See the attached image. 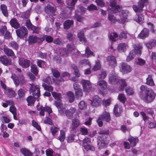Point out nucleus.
<instances>
[{
	"label": "nucleus",
	"instance_id": "obj_1",
	"mask_svg": "<svg viewBox=\"0 0 156 156\" xmlns=\"http://www.w3.org/2000/svg\"><path fill=\"white\" fill-rule=\"evenodd\" d=\"M110 5L111 8L108 9V12L111 13H117L120 11V19L118 18L117 16H114L113 15L108 14V19L111 23H114L117 21L119 23H123L127 21V18L129 14L128 11L122 10L119 6L116 4L115 0H112L111 1Z\"/></svg>",
	"mask_w": 156,
	"mask_h": 156
},
{
	"label": "nucleus",
	"instance_id": "obj_2",
	"mask_svg": "<svg viewBox=\"0 0 156 156\" xmlns=\"http://www.w3.org/2000/svg\"><path fill=\"white\" fill-rule=\"evenodd\" d=\"M109 82L113 85L118 84L119 86V89L120 91L122 90L126 87L127 84L124 79L120 80L119 77L117 76L114 71H112L109 76Z\"/></svg>",
	"mask_w": 156,
	"mask_h": 156
},
{
	"label": "nucleus",
	"instance_id": "obj_3",
	"mask_svg": "<svg viewBox=\"0 0 156 156\" xmlns=\"http://www.w3.org/2000/svg\"><path fill=\"white\" fill-rule=\"evenodd\" d=\"M140 95V98L145 102L149 103L154 101L156 94L152 89H150L144 92H141Z\"/></svg>",
	"mask_w": 156,
	"mask_h": 156
},
{
	"label": "nucleus",
	"instance_id": "obj_4",
	"mask_svg": "<svg viewBox=\"0 0 156 156\" xmlns=\"http://www.w3.org/2000/svg\"><path fill=\"white\" fill-rule=\"evenodd\" d=\"M133 47L134 49L129 52V55L127 57L126 61L129 62L132 60L137 55L138 56L141 54V49L142 46L140 44L135 45Z\"/></svg>",
	"mask_w": 156,
	"mask_h": 156
},
{
	"label": "nucleus",
	"instance_id": "obj_5",
	"mask_svg": "<svg viewBox=\"0 0 156 156\" xmlns=\"http://www.w3.org/2000/svg\"><path fill=\"white\" fill-rule=\"evenodd\" d=\"M40 104L38 103L36 106L37 110L39 112V114L41 116L44 115V111L48 113V116H54V114L52 113L51 108L49 107H43L42 106H40Z\"/></svg>",
	"mask_w": 156,
	"mask_h": 156
},
{
	"label": "nucleus",
	"instance_id": "obj_6",
	"mask_svg": "<svg viewBox=\"0 0 156 156\" xmlns=\"http://www.w3.org/2000/svg\"><path fill=\"white\" fill-rule=\"evenodd\" d=\"M11 78L16 86H18L19 85L22 86L25 82L24 78L22 75L18 76L15 74L12 75Z\"/></svg>",
	"mask_w": 156,
	"mask_h": 156
},
{
	"label": "nucleus",
	"instance_id": "obj_7",
	"mask_svg": "<svg viewBox=\"0 0 156 156\" xmlns=\"http://www.w3.org/2000/svg\"><path fill=\"white\" fill-rule=\"evenodd\" d=\"M106 140V137L105 135H101L98 137V145L99 149L104 148L107 147L108 144Z\"/></svg>",
	"mask_w": 156,
	"mask_h": 156
},
{
	"label": "nucleus",
	"instance_id": "obj_8",
	"mask_svg": "<svg viewBox=\"0 0 156 156\" xmlns=\"http://www.w3.org/2000/svg\"><path fill=\"white\" fill-rule=\"evenodd\" d=\"M44 40V37L41 36L40 37H38L32 35L29 36L28 41L30 44L35 43H41Z\"/></svg>",
	"mask_w": 156,
	"mask_h": 156
},
{
	"label": "nucleus",
	"instance_id": "obj_9",
	"mask_svg": "<svg viewBox=\"0 0 156 156\" xmlns=\"http://www.w3.org/2000/svg\"><path fill=\"white\" fill-rule=\"evenodd\" d=\"M147 3L148 0H140L139 2L138 6L133 5V9L135 12H141L142 11L144 5H146Z\"/></svg>",
	"mask_w": 156,
	"mask_h": 156
},
{
	"label": "nucleus",
	"instance_id": "obj_10",
	"mask_svg": "<svg viewBox=\"0 0 156 156\" xmlns=\"http://www.w3.org/2000/svg\"><path fill=\"white\" fill-rule=\"evenodd\" d=\"M81 82L84 92H89L92 90L91 84L89 81L83 79Z\"/></svg>",
	"mask_w": 156,
	"mask_h": 156
},
{
	"label": "nucleus",
	"instance_id": "obj_11",
	"mask_svg": "<svg viewBox=\"0 0 156 156\" xmlns=\"http://www.w3.org/2000/svg\"><path fill=\"white\" fill-rule=\"evenodd\" d=\"M1 85L2 87L5 90V93L9 97H15L16 96V94L15 92L11 89L9 87H7L6 85L4 84L2 81H1Z\"/></svg>",
	"mask_w": 156,
	"mask_h": 156
},
{
	"label": "nucleus",
	"instance_id": "obj_12",
	"mask_svg": "<svg viewBox=\"0 0 156 156\" xmlns=\"http://www.w3.org/2000/svg\"><path fill=\"white\" fill-rule=\"evenodd\" d=\"M52 3H48L47 6L45 8V12L48 15L52 16L55 15L54 13L55 11V8L53 6Z\"/></svg>",
	"mask_w": 156,
	"mask_h": 156
},
{
	"label": "nucleus",
	"instance_id": "obj_13",
	"mask_svg": "<svg viewBox=\"0 0 156 156\" xmlns=\"http://www.w3.org/2000/svg\"><path fill=\"white\" fill-rule=\"evenodd\" d=\"M28 33L27 29L24 27H22L16 30L17 35L20 38H23L27 35Z\"/></svg>",
	"mask_w": 156,
	"mask_h": 156
},
{
	"label": "nucleus",
	"instance_id": "obj_14",
	"mask_svg": "<svg viewBox=\"0 0 156 156\" xmlns=\"http://www.w3.org/2000/svg\"><path fill=\"white\" fill-rule=\"evenodd\" d=\"M150 34L149 29L147 28H144L137 36V38L144 39L148 37Z\"/></svg>",
	"mask_w": 156,
	"mask_h": 156
},
{
	"label": "nucleus",
	"instance_id": "obj_15",
	"mask_svg": "<svg viewBox=\"0 0 156 156\" xmlns=\"http://www.w3.org/2000/svg\"><path fill=\"white\" fill-rule=\"evenodd\" d=\"M120 68V71L124 74L128 73L132 70V68L129 66L124 63L121 64Z\"/></svg>",
	"mask_w": 156,
	"mask_h": 156
},
{
	"label": "nucleus",
	"instance_id": "obj_16",
	"mask_svg": "<svg viewBox=\"0 0 156 156\" xmlns=\"http://www.w3.org/2000/svg\"><path fill=\"white\" fill-rule=\"evenodd\" d=\"M31 87L30 89L33 93L34 96L38 98L40 96V89L38 86L35 85L34 84H30Z\"/></svg>",
	"mask_w": 156,
	"mask_h": 156
},
{
	"label": "nucleus",
	"instance_id": "obj_17",
	"mask_svg": "<svg viewBox=\"0 0 156 156\" xmlns=\"http://www.w3.org/2000/svg\"><path fill=\"white\" fill-rule=\"evenodd\" d=\"M90 104L93 106L97 107L99 106L100 104L101 99L98 96H94L92 101L90 100Z\"/></svg>",
	"mask_w": 156,
	"mask_h": 156
},
{
	"label": "nucleus",
	"instance_id": "obj_18",
	"mask_svg": "<svg viewBox=\"0 0 156 156\" xmlns=\"http://www.w3.org/2000/svg\"><path fill=\"white\" fill-rule=\"evenodd\" d=\"M19 64L23 68H27L30 65V61L24 58H20L19 59Z\"/></svg>",
	"mask_w": 156,
	"mask_h": 156
},
{
	"label": "nucleus",
	"instance_id": "obj_19",
	"mask_svg": "<svg viewBox=\"0 0 156 156\" xmlns=\"http://www.w3.org/2000/svg\"><path fill=\"white\" fill-rule=\"evenodd\" d=\"M107 59L109 65L112 67H114L116 65V61L115 58L114 56H109L107 57Z\"/></svg>",
	"mask_w": 156,
	"mask_h": 156
},
{
	"label": "nucleus",
	"instance_id": "obj_20",
	"mask_svg": "<svg viewBox=\"0 0 156 156\" xmlns=\"http://www.w3.org/2000/svg\"><path fill=\"white\" fill-rule=\"evenodd\" d=\"M26 25L29 29L33 30L34 33H37L39 31L38 28L36 27L33 26L31 23L30 20H27Z\"/></svg>",
	"mask_w": 156,
	"mask_h": 156
},
{
	"label": "nucleus",
	"instance_id": "obj_21",
	"mask_svg": "<svg viewBox=\"0 0 156 156\" xmlns=\"http://www.w3.org/2000/svg\"><path fill=\"white\" fill-rule=\"evenodd\" d=\"M128 140L129 141L131 146L133 147L136 146L139 141V139L137 137H134L131 136L128 138Z\"/></svg>",
	"mask_w": 156,
	"mask_h": 156
},
{
	"label": "nucleus",
	"instance_id": "obj_22",
	"mask_svg": "<svg viewBox=\"0 0 156 156\" xmlns=\"http://www.w3.org/2000/svg\"><path fill=\"white\" fill-rule=\"evenodd\" d=\"M0 62L4 65H10L12 63L11 60L7 58L5 56H2L0 57Z\"/></svg>",
	"mask_w": 156,
	"mask_h": 156
},
{
	"label": "nucleus",
	"instance_id": "obj_23",
	"mask_svg": "<svg viewBox=\"0 0 156 156\" xmlns=\"http://www.w3.org/2000/svg\"><path fill=\"white\" fill-rule=\"evenodd\" d=\"M128 48V45L125 43H121L119 44L117 46V50L120 52L125 51Z\"/></svg>",
	"mask_w": 156,
	"mask_h": 156
},
{
	"label": "nucleus",
	"instance_id": "obj_24",
	"mask_svg": "<svg viewBox=\"0 0 156 156\" xmlns=\"http://www.w3.org/2000/svg\"><path fill=\"white\" fill-rule=\"evenodd\" d=\"M55 106L58 108L59 111L60 112H63L65 110V108L63 104L60 101H55Z\"/></svg>",
	"mask_w": 156,
	"mask_h": 156
},
{
	"label": "nucleus",
	"instance_id": "obj_25",
	"mask_svg": "<svg viewBox=\"0 0 156 156\" xmlns=\"http://www.w3.org/2000/svg\"><path fill=\"white\" fill-rule=\"evenodd\" d=\"M97 84L99 86V88L100 90L101 91L104 90L107 87L106 82L103 80L98 81Z\"/></svg>",
	"mask_w": 156,
	"mask_h": 156
},
{
	"label": "nucleus",
	"instance_id": "obj_26",
	"mask_svg": "<svg viewBox=\"0 0 156 156\" xmlns=\"http://www.w3.org/2000/svg\"><path fill=\"white\" fill-rule=\"evenodd\" d=\"M20 151L25 156H32V153L26 148H22L20 150Z\"/></svg>",
	"mask_w": 156,
	"mask_h": 156
},
{
	"label": "nucleus",
	"instance_id": "obj_27",
	"mask_svg": "<svg viewBox=\"0 0 156 156\" xmlns=\"http://www.w3.org/2000/svg\"><path fill=\"white\" fill-rule=\"evenodd\" d=\"M144 15L139 14L135 17L134 20L139 24H142L144 22Z\"/></svg>",
	"mask_w": 156,
	"mask_h": 156
},
{
	"label": "nucleus",
	"instance_id": "obj_28",
	"mask_svg": "<svg viewBox=\"0 0 156 156\" xmlns=\"http://www.w3.org/2000/svg\"><path fill=\"white\" fill-rule=\"evenodd\" d=\"M80 124V122L78 119L75 118L73 119L72 121V128L73 130L76 129Z\"/></svg>",
	"mask_w": 156,
	"mask_h": 156
},
{
	"label": "nucleus",
	"instance_id": "obj_29",
	"mask_svg": "<svg viewBox=\"0 0 156 156\" xmlns=\"http://www.w3.org/2000/svg\"><path fill=\"white\" fill-rule=\"evenodd\" d=\"M77 1V0H66V3L69 8L73 9Z\"/></svg>",
	"mask_w": 156,
	"mask_h": 156
},
{
	"label": "nucleus",
	"instance_id": "obj_30",
	"mask_svg": "<svg viewBox=\"0 0 156 156\" xmlns=\"http://www.w3.org/2000/svg\"><path fill=\"white\" fill-rule=\"evenodd\" d=\"M122 111L121 108L116 104L115 105L114 108V113L115 116H120V112Z\"/></svg>",
	"mask_w": 156,
	"mask_h": 156
},
{
	"label": "nucleus",
	"instance_id": "obj_31",
	"mask_svg": "<svg viewBox=\"0 0 156 156\" xmlns=\"http://www.w3.org/2000/svg\"><path fill=\"white\" fill-rule=\"evenodd\" d=\"M52 77L51 78L50 76H48L47 77L44 79L43 81L44 83L47 84H50L52 82H55L57 84H58L59 83L56 81H55L54 79L52 78Z\"/></svg>",
	"mask_w": 156,
	"mask_h": 156
},
{
	"label": "nucleus",
	"instance_id": "obj_32",
	"mask_svg": "<svg viewBox=\"0 0 156 156\" xmlns=\"http://www.w3.org/2000/svg\"><path fill=\"white\" fill-rule=\"evenodd\" d=\"M156 41L154 40L149 42L145 43V45L148 49H151L153 47L156 45Z\"/></svg>",
	"mask_w": 156,
	"mask_h": 156
},
{
	"label": "nucleus",
	"instance_id": "obj_33",
	"mask_svg": "<svg viewBox=\"0 0 156 156\" xmlns=\"http://www.w3.org/2000/svg\"><path fill=\"white\" fill-rule=\"evenodd\" d=\"M10 23L11 26L15 29L19 27L20 24L17 20L15 19H12L10 21Z\"/></svg>",
	"mask_w": 156,
	"mask_h": 156
},
{
	"label": "nucleus",
	"instance_id": "obj_34",
	"mask_svg": "<svg viewBox=\"0 0 156 156\" xmlns=\"http://www.w3.org/2000/svg\"><path fill=\"white\" fill-rule=\"evenodd\" d=\"M84 31L83 30H80L78 33V37L80 41L85 42L86 41V39L84 36Z\"/></svg>",
	"mask_w": 156,
	"mask_h": 156
},
{
	"label": "nucleus",
	"instance_id": "obj_35",
	"mask_svg": "<svg viewBox=\"0 0 156 156\" xmlns=\"http://www.w3.org/2000/svg\"><path fill=\"white\" fill-rule=\"evenodd\" d=\"M146 83L151 86H153L154 85L153 80L152 78V76L151 75H148V77L147 78Z\"/></svg>",
	"mask_w": 156,
	"mask_h": 156
},
{
	"label": "nucleus",
	"instance_id": "obj_36",
	"mask_svg": "<svg viewBox=\"0 0 156 156\" xmlns=\"http://www.w3.org/2000/svg\"><path fill=\"white\" fill-rule=\"evenodd\" d=\"M0 8L3 15L5 16H7L8 14L6 6L4 4H2L0 6Z\"/></svg>",
	"mask_w": 156,
	"mask_h": 156
},
{
	"label": "nucleus",
	"instance_id": "obj_37",
	"mask_svg": "<svg viewBox=\"0 0 156 156\" xmlns=\"http://www.w3.org/2000/svg\"><path fill=\"white\" fill-rule=\"evenodd\" d=\"M65 136V133L63 130H61L60 131V134L59 136H58V140L61 142H63L64 141Z\"/></svg>",
	"mask_w": 156,
	"mask_h": 156
},
{
	"label": "nucleus",
	"instance_id": "obj_38",
	"mask_svg": "<svg viewBox=\"0 0 156 156\" xmlns=\"http://www.w3.org/2000/svg\"><path fill=\"white\" fill-rule=\"evenodd\" d=\"M4 51L5 53L8 56H12L14 55L13 52L11 49L7 48H4Z\"/></svg>",
	"mask_w": 156,
	"mask_h": 156
},
{
	"label": "nucleus",
	"instance_id": "obj_39",
	"mask_svg": "<svg viewBox=\"0 0 156 156\" xmlns=\"http://www.w3.org/2000/svg\"><path fill=\"white\" fill-rule=\"evenodd\" d=\"M73 20H67L64 23V28L66 29H69L71 25L73 24Z\"/></svg>",
	"mask_w": 156,
	"mask_h": 156
},
{
	"label": "nucleus",
	"instance_id": "obj_40",
	"mask_svg": "<svg viewBox=\"0 0 156 156\" xmlns=\"http://www.w3.org/2000/svg\"><path fill=\"white\" fill-rule=\"evenodd\" d=\"M71 67L74 70L75 75L76 77H79L80 76V74L77 67L75 64H72L71 65Z\"/></svg>",
	"mask_w": 156,
	"mask_h": 156
},
{
	"label": "nucleus",
	"instance_id": "obj_41",
	"mask_svg": "<svg viewBox=\"0 0 156 156\" xmlns=\"http://www.w3.org/2000/svg\"><path fill=\"white\" fill-rule=\"evenodd\" d=\"M68 51H71L73 52V53H76L75 54L76 55H79L80 53V52L78 51L77 50L75 49H74V47L73 46H72L71 45H68Z\"/></svg>",
	"mask_w": 156,
	"mask_h": 156
},
{
	"label": "nucleus",
	"instance_id": "obj_42",
	"mask_svg": "<svg viewBox=\"0 0 156 156\" xmlns=\"http://www.w3.org/2000/svg\"><path fill=\"white\" fill-rule=\"evenodd\" d=\"M31 71L35 75H37L38 72L37 67L35 65L32 64L31 66Z\"/></svg>",
	"mask_w": 156,
	"mask_h": 156
},
{
	"label": "nucleus",
	"instance_id": "obj_43",
	"mask_svg": "<svg viewBox=\"0 0 156 156\" xmlns=\"http://www.w3.org/2000/svg\"><path fill=\"white\" fill-rule=\"evenodd\" d=\"M51 94L54 98L57 100H60L62 98V95L60 93L53 91L51 92Z\"/></svg>",
	"mask_w": 156,
	"mask_h": 156
},
{
	"label": "nucleus",
	"instance_id": "obj_44",
	"mask_svg": "<svg viewBox=\"0 0 156 156\" xmlns=\"http://www.w3.org/2000/svg\"><path fill=\"white\" fill-rule=\"evenodd\" d=\"M35 99L32 96H29L27 98V101L28 103V105H33L35 101Z\"/></svg>",
	"mask_w": 156,
	"mask_h": 156
},
{
	"label": "nucleus",
	"instance_id": "obj_45",
	"mask_svg": "<svg viewBox=\"0 0 156 156\" xmlns=\"http://www.w3.org/2000/svg\"><path fill=\"white\" fill-rule=\"evenodd\" d=\"M87 65H88L89 67L90 68V62L87 60H82L79 63V66H85Z\"/></svg>",
	"mask_w": 156,
	"mask_h": 156
},
{
	"label": "nucleus",
	"instance_id": "obj_46",
	"mask_svg": "<svg viewBox=\"0 0 156 156\" xmlns=\"http://www.w3.org/2000/svg\"><path fill=\"white\" fill-rule=\"evenodd\" d=\"M118 99L120 101L124 103L126 100V98L125 96V95L123 94H119L118 97Z\"/></svg>",
	"mask_w": 156,
	"mask_h": 156
},
{
	"label": "nucleus",
	"instance_id": "obj_47",
	"mask_svg": "<svg viewBox=\"0 0 156 156\" xmlns=\"http://www.w3.org/2000/svg\"><path fill=\"white\" fill-rule=\"evenodd\" d=\"M25 90L21 88L20 89L17 91V94L20 98L24 97L25 95Z\"/></svg>",
	"mask_w": 156,
	"mask_h": 156
},
{
	"label": "nucleus",
	"instance_id": "obj_48",
	"mask_svg": "<svg viewBox=\"0 0 156 156\" xmlns=\"http://www.w3.org/2000/svg\"><path fill=\"white\" fill-rule=\"evenodd\" d=\"M67 96L69 98V102H73L74 100V94L71 91H69L67 93Z\"/></svg>",
	"mask_w": 156,
	"mask_h": 156
},
{
	"label": "nucleus",
	"instance_id": "obj_49",
	"mask_svg": "<svg viewBox=\"0 0 156 156\" xmlns=\"http://www.w3.org/2000/svg\"><path fill=\"white\" fill-rule=\"evenodd\" d=\"M101 67L100 61L99 60H97L96 61L95 64L93 68V70L94 71L99 69Z\"/></svg>",
	"mask_w": 156,
	"mask_h": 156
},
{
	"label": "nucleus",
	"instance_id": "obj_50",
	"mask_svg": "<svg viewBox=\"0 0 156 156\" xmlns=\"http://www.w3.org/2000/svg\"><path fill=\"white\" fill-rule=\"evenodd\" d=\"M76 109L75 108H70L69 110L65 111V114H66V115H71L74 113L75 112Z\"/></svg>",
	"mask_w": 156,
	"mask_h": 156
},
{
	"label": "nucleus",
	"instance_id": "obj_51",
	"mask_svg": "<svg viewBox=\"0 0 156 156\" xmlns=\"http://www.w3.org/2000/svg\"><path fill=\"white\" fill-rule=\"evenodd\" d=\"M87 106L85 102L83 101H81L78 104L79 108L81 109H85L87 108Z\"/></svg>",
	"mask_w": 156,
	"mask_h": 156
},
{
	"label": "nucleus",
	"instance_id": "obj_52",
	"mask_svg": "<svg viewBox=\"0 0 156 156\" xmlns=\"http://www.w3.org/2000/svg\"><path fill=\"white\" fill-rule=\"evenodd\" d=\"M50 129L52 135L54 136L56 133L58 131L59 128L57 127H51Z\"/></svg>",
	"mask_w": 156,
	"mask_h": 156
},
{
	"label": "nucleus",
	"instance_id": "obj_53",
	"mask_svg": "<svg viewBox=\"0 0 156 156\" xmlns=\"http://www.w3.org/2000/svg\"><path fill=\"white\" fill-rule=\"evenodd\" d=\"M32 126L35 127L38 130L41 131V126L38 125L37 122H36L34 120H33L32 121Z\"/></svg>",
	"mask_w": 156,
	"mask_h": 156
},
{
	"label": "nucleus",
	"instance_id": "obj_54",
	"mask_svg": "<svg viewBox=\"0 0 156 156\" xmlns=\"http://www.w3.org/2000/svg\"><path fill=\"white\" fill-rule=\"evenodd\" d=\"M76 96L78 98H80L82 97L83 95V92L82 89H80L75 91Z\"/></svg>",
	"mask_w": 156,
	"mask_h": 156
},
{
	"label": "nucleus",
	"instance_id": "obj_55",
	"mask_svg": "<svg viewBox=\"0 0 156 156\" xmlns=\"http://www.w3.org/2000/svg\"><path fill=\"white\" fill-rule=\"evenodd\" d=\"M118 37V34L116 33H112L110 35V39L112 41H114L116 40L115 38Z\"/></svg>",
	"mask_w": 156,
	"mask_h": 156
},
{
	"label": "nucleus",
	"instance_id": "obj_56",
	"mask_svg": "<svg viewBox=\"0 0 156 156\" xmlns=\"http://www.w3.org/2000/svg\"><path fill=\"white\" fill-rule=\"evenodd\" d=\"M9 110L10 112L13 114V117H15L16 115V109L15 106L12 105L10 108Z\"/></svg>",
	"mask_w": 156,
	"mask_h": 156
},
{
	"label": "nucleus",
	"instance_id": "obj_57",
	"mask_svg": "<svg viewBox=\"0 0 156 156\" xmlns=\"http://www.w3.org/2000/svg\"><path fill=\"white\" fill-rule=\"evenodd\" d=\"M85 55L87 57H89L91 55L94 56L93 53L90 50L88 47H87L85 50Z\"/></svg>",
	"mask_w": 156,
	"mask_h": 156
},
{
	"label": "nucleus",
	"instance_id": "obj_58",
	"mask_svg": "<svg viewBox=\"0 0 156 156\" xmlns=\"http://www.w3.org/2000/svg\"><path fill=\"white\" fill-rule=\"evenodd\" d=\"M87 9L89 11H92L94 10H98L97 7L93 4H91L87 8Z\"/></svg>",
	"mask_w": 156,
	"mask_h": 156
},
{
	"label": "nucleus",
	"instance_id": "obj_59",
	"mask_svg": "<svg viewBox=\"0 0 156 156\" xmlns=\"http://www.w3.org/2000/svg\"><path fill=\"white\" fill-rule=\"evenodd\" d=\"M109 133V130H103V129H101L98 132V133L99 134L101 135H108Z\"/></svg>",
	"mask_w": 156,
	"mask_h": 156
},
{
	"label": "nucleus",
	"instance_id": "obj_60",
	"mask_svg": "<svg viewBox=\"0 0 156 156\" xmlns=\"http://www.w3.org/2000/svg\"><path fill=\"white\" fill-rule=\"evenodd\" d=\"M44 88L46 90L51 92L53 90V88L51 86L47 85L44 83L42 85Z\"/></svg>",
	"mask_w": 156,
	"mask_h": 156
},
{
	"label": "nucleus",
	"instance_id": "obj_61",
	"mask_svg": "<svg viewBox=\"0 0 156 156\" xmlns=\"http://www.w3.org/2000/svg\"><path fill=\"white\" fill-rule=\"evenodd\" d=\"M60 54L61 55L67 56L68 53L66 51V50L64 48H61L59 50Z\"/></svg>",
	"mask_w": 156,
	"mask_h": 156
},
{
	"label": "nucleus",
	"instance_id": "obj_62",
	"mask_svg": "<svg viewBox=\"0 0 156 156\" xmlns=\"http://www.w3.org/2000/svg\"><path fill=\"white\" fill-rule=\"evenodd\" d=\"M54 151L52 149H47L46 150V154L47 156H55L54 155Z\"/></svg>",
	"mask_w": 156,
	"mask_h": 156
},
{
	"label": "nucleus",
	"instance_id": "obj_63",
	"mask_svg": "<svg viewBox=\"0 0 156 156\" xmlns=\"http://www.w3.org/2000/svg\"><path fill=\"white\" fill-rule=\"evenodd\" d=\"M7 31V27L5 26L4 25L2 26L0 28V35H3Z\"/></svg>",
	"mask_w": 156,
	"mask_h": 156
},
{
	"label": "nucleus",
	"instance_id": "obj_64",
	"mask_svg": "<svg viewBox=\"0 0 156 156\" xmlns=\"http://www.w3.org/2000/svg\"><path fill=\"white\" fill-rule=\"evenodd\" d=\"M10 44L13 49L16 50L18 49V45L16 42L12 41L10 43Z\"/></svg>",
	"mask_w": 156,
	"mask_h": 156
}]
</instances>
